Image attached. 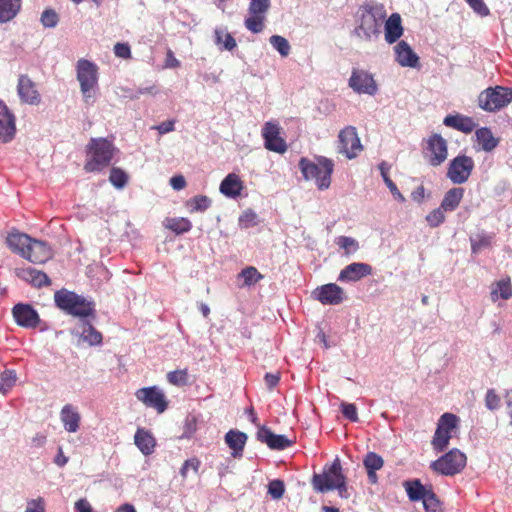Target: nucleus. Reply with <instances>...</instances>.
Here are the masks:
<instances>
[{"label": "nucleus", "instance_id": "nucleus-1", "mask_svg": "<svg viewBox=\"0 0 512 512\" xmlns=\"http://www.w3.org/2000/svg\"><path fill=\"white\" fill-rule=\"evenodd\" d=\"M387 17L383 4L370 1L361 5L355 15L353 34L361 41H376L382 33V26Z\"/></svg>", "mask_w": 512, "mask_h": 512}, {"label": "nucleus", "instance_id": "nucleus-2", "mask_svg": "<svg viewBox=\"0 0 512 512\" xmlns=\"http://www.w3.org/2000/svg\"><path fill=\"white\" fill-rule=\"evenodd\" d=\"M54 301L56 306L68 315L95 319V302L75 292L61 289L55 292Z\"/></svg>", "mask_w": 512, "mask_h": 512}, {"label": "nucleus", "instance_id": "nucleus-3", "mask_svg": "<svg viewBox=\"0 0 512 512\" xmlns=\"http://www.w3.org/2000/svg\"><path fill=\"white\" fill-rule=\"evenodd\" d=\"M299 169L307 181H314L318 189L325 190L330 187L334 163L331 159L319 156L317 162L302 157L299 160Z\"/></svg>", "mask_w": 512, "mask_h": 512}, {"label": "nucleus", "instance_id": "nucleus-4", "mask_svg": "<svg viewBox=\"0 0 512 512\" xmlns=\"http://www.w3.org/2000/svg\"><path fill=\"white\" fill-rule=\"evenodd\" d=\"M76 78L85 104H94L98 92V66L90 60L79 59L76 63Z\"/></svg>", "mask_w": 512, "mask_h": 512}, {"label": "nucleus", "instance_id": "nucleus-5", "mask_svg": "<svg viewBox=\"0 0 512 512\" xmlns=\"http://www.w3.org/2000/svg\"><path fill=\"white\" fill-rule=\"evenodd\" d=\"M88 148L90 158L84 166L87 172L100 171L111 163L115 148L107 139H92Z\"/></svg>", "mask_w": 512, "mask_h": 512}, {"label": "nucleus", "instance_id": "nucleus-6", "mask_svg": "<svg viewBox=\"0 0 512 512\" xmlns=\"http://www.w3.org/2000/svg\"><path fill=\"white\" fill-rule=\"evenodd\" d=\"M512 102V88L504 86L489 87L478 96L479 107L487 112H496Z\"/></svg>", "mask_w": 512, "mask_h": 512}, {"label": "nucleus", "instance_id": "nucleus-7", "mask_svg": "<svg viewBox=\"0 0 512 512\" xmlns=\"http://www.w3.org/2000/svg\"><path fill=\"white\" fill-rule=\"evenodd\" d=\"M459 418L452 413H444L437 422L436 431L431 440V446L437 453L445 451L450 443L453 433L456 432Z\"/></svg>", "mask_w": 512, "mask_h": 512}, {"label": "nucleus", "instance_id": "nucleus-8", "mask_svg": "<svg viewBox=\"0 0 512 512\" xmlns=\"http://www.w3.org/2000/svg\"><path fill=\"white\" fill-rule=\"evenodd\" d=\"M467 457L459 449H451L437 460L431 462L430 468L443 476H454L460 473L466 466Z\"/></svg>", "mask_w": 512, "mask_h": 512}, {"label": "nucleus", "instance_id": "nucleus-9", "mask_svg": "<svg viewBox=\"0 0 512 512\" xmlns=\"http://www.w3.org/2000/svg\"><path fill=\"white\" fill-rule=\"evenodd\" d=\"M343 480H346V477L342 473L340 460L336 458L322 474H315L313 476L312 484L315 490L324 493L331 490L324 489L326 486L337 485Z\"/></svg>", "mask_w": 512, "mask_h": 512}, {"label": "nucleus", "instance_id": "nucleus-10", "mask_svg": "<svg viewBox=\"0 0 512 512\" xmlns=\"http://www.w3.org/2000/svg\"><path fill=\"white\" fill-rule=\"evenodd\" d=\"M474 168V161L466 155H459L451 160L447 170V177L454 184H463L470 177Z\"/></svg>", "mask_w": 512, "mask_h": 512}, {"label": "nucleus", "instance_id": "nucleus-11", "mask_svg": "<svg viewBox=\"0 0 512 512\" xmlns=\"http://www.w3.org/2000/svg\"><path fill=\"white\" fill-rule=\"evenodd\" d=\"M339 152L348 159L355 158L362 150L363 146L353 126H347L339 132Z\"/></svg>", "mask_w": 512, "mask_h": 512}, {"label": "nucleus", "instance_id": "nucleus-12", "mask_svg": "<svg viewBox=\"0 0 512 512\" xmlns=\"http://www.w3.org/2000/svg\"><path fill=\"white\" fill-rule=\"evenodd\" d=\"M349 87L358 94L373 96L378 91V86L372 74L362 69H353L349 78Z\"/></svg>", "mask_w": 512, "mask_h": 512}, {"label": "nucleus", "instance_id": "nucleus-13", "mask_svg": "<svg viewBox=\"0 0 512 512\" xmlns=\"http://www.w3.org/2000/svg\"><path fill=\"white\" fill-rule=\"evenodd\" d=\"M264 146L267 150L283 154L287 151L285 140L280 137V127L273 122H266L262 129Z\"/></svg>", "mask_w": 512, "mask_h": 512}, {"label": "nucleus", "instance_id": "nucleus-14", "mask_svg": "<svg viewBox=\"0 0 512 512\" xmlns=\"http://www.w3.org/2000/svg\"><path fill=\"white\" fill-rule=\"evenodd\" d=\"M136 398L143 402L147 407L157 410L158 413H163L167 408V401L164 393L157 387H145L136 391Z\"/></svg>", "mask_w": 512, "mask_h": 512}, {"label": "nucleus", "instance_id": "nucleus-15", "mask_svg": "<svg viewBox=\"0 0 512 512\" xmlns=\"http://www.w3.org/2000/svg\"><path fill=\"white\" fill-rule=\"evenodd\" d=\"M16 134V118L4 101L0 100V142L8 143Z\"/></svg>", "mask_w": 512, "mask_h": 512}, {"label": "nucleus", "instance_id": "nucleus-16", "mask_svg": "<svg viewBox=\"0 0 512 512\" xmlns=\"http://www.w3.org/2000/svg\"><path fill=\"white\" fill-rule=\"evenodd\" d=\"M12 314L15 322L24 328H36L40 322L38 312L29 304H16Z\"/></svg>", "mask_w": 512, "mask_h": 512}, {"label": "nucleus", "instance_id": "nucleus-17", "mask_svg": "<svg viewBox=\"0 0 512 512\" xmlns=\"http://www.w3.org/2000/svg\"><path fill=\"white\" fill-rule=\"evenodd\" d=\"M71 334L78 337L89 346H98L102 343V334L95 329L88 318L80 320L71 330Z\"/></svg>", "mask_w": 512, "mask_h": 512}, {"label": "nucleus", "instance_id": "nucleus-18", "mask_svg": "<svg viewBox=\"0 0 512 512\" xmlns=\"http://www.w3.org/2000/svg\"><path fill=\"white\" fill-rule=\"evenodd\" d=\"M427 143L429 163L433 166L442 164L448 156L446 140L439 134H433L429 137Z\"/></svg>", "mask_w": 512, "mask_h": 512}, {"label": "nucleus", "instance_id": "nucleus-19", "mask_svg": "<svg viewBox=\"0 0 512 512\" xmlns=\"http://www.w3.org/2000/svg\"><path fill=\"white\" fill-rule=\"evenodd\" d=\"M313 294L324 305H338L344 300V290L335 283L322 285Z\"/></svg>", "mask_w": 512, "mask_h": 512}, {"label": "nucleus", "instance_id": "nucleus-20", "mask_svg": "<svg viewBox=\"0 0 512 512\" xmlns=\"http://www.w3.org/2000/svg\"><path fill=\"white\" fill-rule=\"evenodd\" d=\"M51 247L44 241L30 238L24 258L35 264H43L52 257Z\"/></svg>", "mask_w": 512, "mask_h": 512}, {"label": "nucleus", "instance_id": "nucleus-21", "mask_svg": "<svg viewBox=\"0 0 512 512\" xmlns=\"http://www.w3.org/2000/svg\"><path fill=\"white\" fill-rule=\"evenodd\" d=\"M371 265L363 262H354L343 268L338 276L340 282H357L372 274Z\"/></svg>", "mask_w": 512, "mask_h": 512}, {"label": "nucleus", "instance_id": "nucleus-22", "mask_svg": "<svg viewBox=\"0 0 512 512\" xmlns=\"http://www.w3.org/2000/svg\"><path fill=\"white\" fill-rule=\"evenodd\" d=\"M17 93L23 103L38 105L41 101L34 82L27 76L21 75L18 79Z\"/></svg>", "mask_w": 512, "mask_h": 512}, {"label": "nucleus", "instance_id": "nucleus-23", "mask_svg": "<svg viewBox=\"0 0 512 512\" xmlns=\"http://www.w3.org/2000/svg\"><path fill=\"white\" fill-rule=\"evenodd\" d=\"M257 440L267 444L270 449L284 450L292 445V441L287 436L282 434H274L270 429L265 426L259 428L257 431Z\"/></svg>", "mask_w": 512, "mask_h": 512}, {"label": "nucleus", "instance_id": "nucleus-24", "mask_svg": "<svg viewBox=\"0 0 512 512\" xmlns=\"http://www.w3.org/2000/svg\"><path fill=\"white\" fill-rule=\"evenodd\" d=\"M394 52L400 66L414 68L418 65L419 57L406 41H399L394 47Z\"/></svg>", "mask_w": 512, "mask_h": 512}, {"label": "nucleus", "instance_id": "nucleus-25", "mask_svg": "<svg viewBox=\"0 0 512 512\" xmlns=\"http://www.w3.org/2000/svg\"><path fill=\"white\" fill-rule=\"evenodd\" d=\"M383 24L385 41L389 44L396 43L404 31L401 16L398 13H392Z\"/></svg>", "mask_w": 512, "mask_h": 512}, {"label": "nucleus", "instance_id": "nucleus-26", "mask_svg": "<svg viewBox=\"0 0 512 512\" xmlns=\"http://www.w3.org/2000/svg\"><path fill=\"white\" fill-rule=\"evenodd\" d=\"M60 420L64 429L69 433H75L80 428L81 416L77 407L66 404L60 411Z\"/></svg>", "mask_w": 512, "mask_h": 512}, {"label": "nucleus", "instance_id": "nucleus-27", "mask_svg": "<svg viewBox=\"0 0 512 512\" xmlns=\"http://www.w3.org/2000/svg\"><path fill=\"white\" fill-rule=\"evenodd\" d=\"M443 124L466 134L471 133L477 126L473 118L462 114L447 115Z\"/></svg>", "mask_w": 512, "mask_h": 512}, {"label": "nucleus", "instance_id": "nucleus-28", "mask_svg": "<svg viewBox=\"0 0 512 512\" xmlns=\"http://www.w3.org/2000/svg\"><path fill=\"white\" fill-rule=\"evenodd\" d=\"M30 238L27 234L18 231H12L6 238L7 246L14 252L24 258L25 250L28 249Z\"/></svg>", "mask_w": 512, "mask_h": 512}, {"label": "nucleus", "instance_id": "nucleus-29", "mask_svg": "<svg viewBox=\"0 0 512 512\" xmlns=\"http://www.w3.org/2000/svg\"><path fill=\"white\" fill-rule=\"evenodd\" d=\"M242 189V181L239 176L234 173L228 174L220 184V192L230 198L239 196Z\"/></svg>", "mask_w": 512, "mask_h": 512}, {"label": "nucleus", "instance_id": "nucleus-30", "mask_svg": "<svg viewBox=\"0 0 512 512\" xmlns=\"http://www.w3.org/2000/svg\"><path fill=\"white\" fill-rule=\"evenodd\" d=\"M134 442L144 455H150L154 452L156 442L150 432L144 429H138L134 436Z\"/></svg>", "mask_w": 512, "mask_h": 512}, {"label": "nucleus", "instance_id": "nucleus-31", "mask_svg": "<svg viewBox=\"0 0 512 512\" xmlns=\"http://www.w3.org/2000/svg\"><path fill=\"white\" fill-rule=\"evenodd\" d=\"M246 440L247 435L237 430H230L225 435V442L233 450L232 455L234 457L242 455Z\"/></svg>", "mask_w": 512, "mask_h": 512}, {"label": "nucleus", "instance_id": "nucleus-32", "mask_svg": "<svg viewBox=\"0 0 512 512\" xmlns=\"http://www.w3.org/2000/svg\"><path fill=\"white\" fill-rule=\"evenodd\" d=\"M22 0H0V24L14 19L19 13Z\"/></svg>", "mask_w": 512, "mask_h": 512}, {"label": "nucleus", "instance_id": "nucleus-33", "mask_svg": "<svg viewBox=\"0 0 512 512\" xmlns=\"http://www.w3.org/2000/svg\"><path fill=\"white\" fill-rule=\"evenodd\" d=\"M475 135L478 144L481 146V149L486 152L494 150L499 144V139L495 138L491 129L487 127L479 128Z\"/></svg>", "mask_w": 512, "mask_h": 512}, {"label": "nucleus", "instance_id": "nucleus-34", "mask_svg": "<svg viewBox=\"0 0 512 512\" xmlns=\"http://www.w3.org/2000/svg\"><path fill=\"white\" fill-rule=\"evenodd\" d=\"M464 195V189L461 187H455L450 190H448L441 202V207L445 211H454L459 203L461 202Z\"/></svg>", "mask_w": 512, "mask_h": 512}, {"label": "nucleus", "instance_id": "nucleus-35", "mask_svg": "<svg viewBox=\"0 0 512 512\" xmlns=\"http://www.w3.org/2000/svg\"><path fill=\"white\" fill-rule=\"evenodd\" d=\"M404 487L407 492L408 498L411 501H422V499L426 496V494L430 491L427 489L420 480L415 479L412 481H405Z\"/></svg>", "mask_w": 512, "mask_h": 512}, {"label": "nucleus", "instance_id": "nucleus-36", "mask_svg": "<svg viewBox=\"0 0 512 512\" xmlns=\"http://www.w3.org/2000/svg\"><path fill=\"white\" fill-rule=\"evenodd\" d=\"M214 36L215 44L220 50L231 51L237 46L235 38L224 28H216Z\"/></svg>", "mask_w": 512, "mask_h": 512}, {"label": "nucleus", "instance_id": "nucleus-37", "mask_svg": "<svg viewBox=\"0 0 512 512\" xmlns=\"http://www.w3.org/2000/svg\"><path fill=\"white\" fill-rule=\"evenodd\" d=\"M499 297L504 300H508L512 297V287L509 279H502L498 281L495 287L492 288V301H496Z\"/></svg>", "mask_w": 512, "mask_h": 512}, {"label": "nucleus", "instance_id": "nucleus-38", "mask_svg": "<svg viewBox=\"0 0 512 512\" xmlns=\"http://www.w3.org/2000/svg\"><path fill=\"white\" fill-rule=\"evenodd\" d=\"M166 228L172 230L176 234L188 232L192 228V223L184 217L167 218L164 222Z\"/></svg>", "mask_w": 512, "mask_h": 512}, {"label": "nucleus", "instance_id": "nucleus-39", "mask_svg": "<svg viewBox=\"0 0 512 512\" xmlns=\"http://www.w3.org/2000/svg\"><path fill=\"white\" fill-rule=\"evenodd\" d=\"M493 236L486 232H480L470 238L471 249L473 253H478L484 248H487L492 243Z\"/></svg>", "mask_w": 512, "mask_h": 512}, {"label": "nucleus", "instance_id": "nucleus-40", "mask_svg": "<svg viewBox=\"0 0 512 512\" xmlns=\"http://www.w3.org/2000/svg\"><path fill=\"white\" fill-rule=\"evenodd\" d=\"M379 169H380L381 176H382L386 186L389 188V190L392 193V195L394 196V198L400 202H404L405 201L404 196L400 193V191L398 190L395 183L388 176L389 167H388L387 163L382 162L379 165Z\"/></svg>", "mask_w": 512, "mask_h": 512}, {"label": "nucleus", "instance_id": "nucleus-41", "mask_svg": "<svg viewBox=\"0 0 512 512\" xmlns=\"http://www.w3.org/2000/svg\"><path fill=\"white\" fill-rule=\"evenodd\" d=\"M337 246L345 251L346 256H350L359 250V243L356 239L349 236H339L336 238Z\"/></svg>", "mask_w": 512, "mask_h": 512}, {"label": "nucleus", "instance_id": "nucleus-42", "mask_svg": "<svg viewBox=\"0 0 512 512\" xmlns=\"http://www.w3.org/2000/svg\"><path fill=\"white\" fill-rule=\"evenodd\" d=\"M211 205V200L204 195H198L187 201L186 206L191 213L203 212L207 210Z\"/></svg>", "mask_w": 512, "mask_h": 512}, {"label": "nucleus", "instance_id": "nucleus-43", "mask_svg": "<svg viewBox=\"0 0 512 512\" xmlns=\"http://www.w3.org/2000/svg\"><path fill=\"white\" fill-rule=\"evenodd\" d=\"M269 43L278 51L282 57H287L290 54L291 46L286 38L280 35H272L269 38Z\"/></svg>", "mask_w": 512, "mask_h": 512}, {"label": "nucleus", "instance_id": "nucleus-44", "mask_svg": "<svg viewBox=\"0 0 512 512\" xmlns=\"http://www.w3.org/2000/svg\"><path fill=\"white\" fill-rule=\"evenodd\" d=\"M239 278L243 280L242 286H251L263 278L255 267L249 266L243 269Z\"/></svg>", "mask_w": 512, "mask_h": 512}, {"label": "nucleus", "instance_id": "nucleus-45", "mask_svg": "<svg viewBox=\"0 0 512 512\" xmlns=\"http://www.w3.org/2000/svg\"><path fill=\"white\" fill-rule=\"evenodd\" d=\"M265 15L262 14H250L245 19V27L252 33H260L264 29Z\"/></svg>", "mask_w": 512, "mask_h": 512}, {"label": "nucleus", "instance_id": "nucleus-46", "mask_svg": "<svg viewBox=\"0 0 512 512\" xmlns=\"http://www.w3.org/2000/svg\"><path fill=\"white\" fill-rule=\"evenodd\" d=\"M17 377L13 370H6L0 376V393L6 394L16 383Z\"/></svg>", "mask_w": 512, "mask_h": 512}, {"label": "nucleus", "instance_id": "nucleus-47", "mask_svg": "<svg viewBox=\"0 0 512 512\" xmlns=\"http://www.w3.org/2000/svg\"><path fill=\"white\" fill-rule=\"evenodd\" d=\"M363 463L366 470L377 471L383 467L384 461L380 455L374 452H369L365 456Z\"/></svg>", "mask_w": 512, "mask_h": 512}, {"label": "nucleus", "instance_id": "nucleus-48", "mask_svg": "<svg viewBox=\"0 0 512 512\" xmlns=\"http://www.w3.org/2000/svg\"><path fill=\"white\" fill-rule=\"evenodd\" d=\"M112 185L118 189H122L128 180L127 174L120 168H112L109 176Z\"/></svg>", "mask_w": 512, "mask_h": 512}, {"label": "nucleus", "instance_id": "nucleus-49", "mask_svg": "<svg viewBox=\"0 0 512 512\" xmlns=\"http://www.w3.org/2000/svg\"><path fill=\"white\" fill-rule=\"evenodd\" d=\"M270 5V0H250L248 12L249 14L265 15L269 10Z\"/></svg>", "mask_w": 512, "mask_h": 512}, {"label": "nucleus", "instance_id": "nucleus-50", "mask_svg": "<svg viewBox=\"0 0 512 512\" xmlns=\"http://www.w3.org/2000/svg\"><path fill=\"white\" fill-rule=\"evenodd\" d=\"M424 509L427 512H438L440 511V502L436 497L435 493L430 489L426 496L422 499Z\"/></svg>", "mask_w": 512, "mask_h": 512}, {"label": "nucleus", "instance_id": "nucleus-51", "mask_svg": "<svg viewBox=\"0 0 512 512\" xmlns=\"http://www.w3.org/2000/svg\"><path fill=\"white\" fill-rule=\"evenodd\" d=\"M285 492V485L282 480L275 479L269 482L268 484V494L273 499H280L283 497V494Z\"/></svg>", "mask_w": 512, "mask_h": 512}, {"label": "nucleus", "instance_id": "nucleus-52", "mask_svg": "<svg viewBox=\"0 0 512 512\" xmlns=\"http://www.w3.org/2000/svg\"><path fill=\"white\" fill-rule=\"evenodd\" d=\"M258 224V217L257 214L253 210H246L243 212V214L239 217V225L242 228H250L254 227Z\"/></svg>", "mask_w": 512, "mask_h": 512}, {"label": "nucleus", "instance_id": "nucleus-53", "mask_svg": "<svg viewBox=\"0 0 512 512\" xmlns=\"http://www.w3.org/2000/svg\"><path fill=\"white\" fill-rule=\"evenodd\" d=\"M445 210L440 206L426 216V221L431 227H438L445 220Z\"/></svg>", "mask_w": 512, "mask_h": 512}, {"label": "nucleus", "instance_id": "nucleus-54", "mask_svg": "<svg viewBox=\"0 0 512 512\" xmlns=\"http://www.w3.org/2000/svg\"><path fill=\"white\" fill-rule=\"evenodd\" d=\"M41 23L46 28H54L59 21L58 14L52 9H46L41 15Z\"/></svg>", "mask_w": 512, "mask_h": 512}, {"label": "nucleus", "instance_id": "nucleus-55", "mask_svg": "<svg viewBox=\"0 0 512 512\" xmlns=\"http://www.w3.org/2000/svg\"><path fill=\"white\" fill-rule=\"evenodd\" d=\"M167 379L169 383L176 385V386H182L185 385L187 382V372L185 370H175L171 371L167 374Z\"/></svg>", "mask_w": 512, "mask_h": 512}, {"label": "nucleus", "instance_id": "nucleus-56", "mask_svg": "<svg viewBox=\"0 0 512 512\" xmlns=\"http://www.w3.org/2000/svg\"><path fill=\"white\" fill-rule=\"evenodd\" d=\"M470 8L481 17L488 16L490 10L483 0H466Z\"/></svg>", "mask_w": 512, "mask_h": 512}, {"label": "nucleus", "instance_id": "nucleus-57", "mask_svg": "<svg viewBox=\"0 0 512 512\" xmlns=\"http://www.w3.org/2000/svg\"><path fill=\"white\" fill-rule=\"evenodd\" d=\"M500 397L493 389H489L485 396V406L487 409L494 411L500 406Z\"/></svg>", "mask_w": 512, "mask_h": 512}, {"label": "nucleus", "instance_id": "nucleus-58", "mask_svg": "<svg viewBox=\"0 0 512 512\" xmlns=\"http://www.w3.org/2000/svg\"><path fill=\"white\" fill-rule=\"evenodd\" d=\"M341 411L345 418L349 419L352 422L358 421L357 408L354 404L350 403H342Z\"/></svg>", "mask_w": 512, "mask_h": 512}, {"label": "nucleus", "instance_id": "nucleus-59", "mask_svg": "<svg viewBox=\"0 0 512 512\" xmlns=\"http://www.w3.org/2000/svg\"><path fill=\"white\" fill-rule=\"evenodd\" d=\"M25 512H45V502L42 497L27 502Z\"/></svg>", "mask_w": 512, "mask_h": 512}, {"label": "nucleus", "instance_id": "nucleus-60", "mask_svg": "<svg viewBox=\"0 0 512 512\" xmlns=\"http://www.w3.org/2000/svg\"><path fill=\"white\" fill-rule=\"evenodd\" d=\"M200 462L196 458L188 459L184 462L180 469V474L183 478L187 477L188 471L192 469L195 473L198 472Z\"/></svg>", "mask_w": 512, "mask_h": 512}, {"label": "nucleus", "instance_id": "nucleus-61", "mask_svg": "<svg viewBox=\"0 0 512 512\" xmlns=\"http://www.w3.org/2000/svg\"><path fill=\"white\" fill-rule=\"evenodd\" d=\"M31 284L36 287H42L45 285H49L50 280L44 272L35 269Z\"/></svg>", "mask_w": 512, "mask_h": 512}, {"label": "nucleus", "instance_id": "nucleus-62", "mask_svg": "<svg viewBox=\"0 0 512 512\" xmlns=\"http://www.w3.org/2000/svg\"><path fill=\"white\" fill-rule=\"evenodd\" d=\"M114 53L117 57L122 59L131 58V49L127 43H116L114 46Z\"/></svg>", "mask_w": 512, "mask_h": 512}, {"label": "nucleus", "instance_id": "nucleus-63", "mask_svg": "<svg viewBox=\"0 0 512 512\" xmlns=\"http://www.w3.org/2000/svg\"><path fill=\"white\" fill-rule=\"evenodd\" d=\"M35 269L32 267H22L15 270L16 275L26 282L31 283Z\"/></svg>", "mask_w": 512, "mask_h": 512}, {"label": "nucleus", "instance_id": "nucleus-64", "mask_svg": "<svg viewBox=\"0 0 512 512\" xmlns=\"http://www.w3.org/2000/svg\"><path fill=\"white\" fill-rule=\"evenodd\" d=\"M265 385L269 390H272L280 381L279 373H266L264 377Z\"/></svg>", "mask_w": 512, "mask_h": 512}]
</instances>
